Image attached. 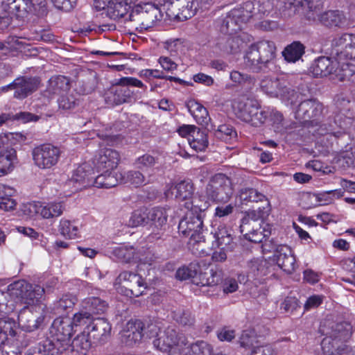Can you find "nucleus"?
Segmentation results:
<instances>
[{
	"label": "nucleus",
	"mask_w": 355,
	"mask_h": 355,
	"mask_svg": "<svg viewBox=\"0 0 355 355\" xmlns=\"http://www.w3.org/2000/svg\"><path fill=\"white\" fill-rule=\"evenodd\" d=\"M144 335L149 338H155L153 341L154 347L165 352L176 347V345L181 344L182 338H185L183 335H179L171 327L161 330L157 322L144 324L139 320H130L126 324L123 336L125 343L132 346L139 343Z\"/></svg>",
	"instance_id": "f257e3e1"
},
{
	"label": "nucleus",
	"mask_w": 355,
	"mask_h": 355,
	"mask_svg": "<svg viewBox=\"0 0 355 355\" xmlns=\"http://www.w3.org/2000/svg\"><path fill=\"white\" fill-rule=\"evenodd\" d=\"M196 199L191 203L186 204L187 209L184 217L181 219L178 225V230L180 234L185 236H189V248L192 252L197 255H202L205 253V236L203 233L202 212L209 207L207 201L198 202Z\"/></svg>",
	"instance_id": "f03ea898"
},
{
	"label": "nucleus",
	"mask_w": 355,
	"mask_h": 355,
	"mask_svg": "<svg viewBox=\"0 0 355 355\" xmlns=\"http://www.w3.org/2000/svg\"><path fill=\"white\" fill-rule=\"evenodd\" d=\"M332 46L336 55L333 80L355 81V34L336 37Z\"/></svg>",
	"instance_id": "7ed1b4c3"
},
{
	"label": "nucleus",
	"mask_w": 355,
	"mask_h": 355,
	"mask_svg": "<svg viewBox=\"0 0 355 355\" xmlns=\"http://www.w3.org/2000/svg\"><path fill=\"white\" fill-rule=\"evenodd\" d=\"M44 288L40 285H32L24 279L15 281L7 287L6 295L10 296L8 301H12L18 308L28 305L33 306L42 302Z\"/></svg>",
	"instance_id": "20e7f679"
},
{
	"label": "nucleus",
	"mask_w": 355,
	"mask_h": 355,
	"mask_svg": "<svg viewBox=\"0 0 355 355\" xmlns=\"http://www.w3.org/2000/svg\"><path fill=\"white\" fill-rule=\"evenodd\" d=\"M275 44L269 40H261L250 45L244 57V64L252 72L265 70L275 58Z\"/></svg>",
	"instance_id": "39448f33"
},
{
	"label": "nucleus",
	"mask_w": 355,
	"mask_h": 355,
	"mask_svg": "<svg viewBox=\"0 0 355 355\" xmlns=\"http://www.w3.org/2000/svg\"><path fill=\"white\" fill-rule=\"evenodd\" d=\"M2 6L6 12L16 18H24L27 14L42 15L45 12V0H3ZM12 17L10 15L0 17V31L7 28Z\"/></svg>",
	"instance_id": "423d86ee"
},
{
	"label": "nucleus",
	"mask_w": 355,
	"mask_h": 355,
	"mask_svg": "<svg viewBox=\"0 0 355 355\" xmlns=\"http://www.w3.org/2000/svg\"><path fill=\"white\" fill-rule=\"evenodd\" d=\"M232 108L236 116L253 126H260L268 119V112L260 110L259 103L245 96L234 100Z\"/></svg>",
	"instance_id": "0eeeda50"
},
{
	"label": "nucleus",
	"mask_w": 355,
	"mask_h": 355,
	"mask_svg": "<svg viewBox=\"0 0 355 355\" xmlns=\"http://www.w3.org/2000/svg\"><path fill=\"white\" fill-rule=\"evenodd\" d=\"M327 334L329 335L323 338L321 343L323 353L325 355H345L347 347L344 342L352 334L351 325L345 322L337 323Z\"/></svg>",
	"instance_id": "6e6552de"
},
{
	"label": "nucleus",
	"mask_w": 355,
	"mask_h": 355,
	"mask_svg": "<svg viewBox=\"0 0 355 355\" xmlns=\"http://www.w3.org/2000/svg\"><path fill=\"white\" fill-rule=\"evenodd\" d=\"M163 13L157 6L147 3L137 5L129 15V19L139 31L148 30L156 26L162 19Z\"/></svg>",
	"instance_id": "1a4fd4ad"
},
{
	"label": "nucleus",
	"mask_w": 355,
	"mask_h": 355,
	"mask_svg": "<svg viewBox=\"0 0 355 355\" xmlns=\"http://www.w3.org/2000/svg\"><path fill=\"white\" fill-rule=\"evenodd\" d=\"M65 209L63 202L53 200L49 202H32L23 205L21 211L29 218H40L50 220L60 216Z\"/></svg>",
	"instance_id": "9d476101"
},
{
	"label": "nucleus",
	"mask_w": 355,
	"mask_h": 355,
	"mask_svg": "<svg viewBox=\"0 0 355 355\" xmlns=\"http://www.w3.org/2000/svg\"><path fill=\"white\" fill-rule=\"evenodd\" d=\"M73 331L71 318L67 316L59 317L54 320L51 328V336L46 340L51 341L52 347L60 354L69 348Z\"/></svg>",
	"instance_id": "9b49d317"
},
{
	"label": "nucleus",
	"mask_w": 355,
	"mask_h": 355,
	"mask_svg": "<svg viewBox=\"0 0 355 355\" xmlns=\"http://www.w3.org/2000/svg\"><path fill=\"white\" fill-rule=\"evenodd\" d=\"M261 89L271 97H281L287 104L294 105L300 97V94L286 87V82L283 79L266 77L261 81Z\"/></svg>",
	"instance_id": "f8f14e48"
},
{
	"label": "nucleus",
	"mask_w": 355,
	"mask_h": 355,
	"mask_svg": "<svg viewBox=\"0 0 355 355\" xmlns=\"http://www.w3.org/2000/svg\"><path fill=\"white\" fill-rule=\"evenodd\" d=\"M232 194L233 188L230 179L221 173L212 177L205 189V196L214 202H227Z\"/></svg>",
	"instance_id": "ddd939ff"
},
{
	"label": "nucleus",
	"mask_w": 355,
	"mask_h": 355,
	"mask_svg": "<svg viewBox=\"0 0 355 355\" xmlns=\"http://www.w3.org/2000/svg\"><path fill=\"white\" fill-rule=\"evenodd\" d=\"M44 309V306L42 302L33 306L26 305L18 308V327H20L22 330L28 332L37 329L43 322Z\"/></svg>",
	"instance_id": "4468645a"
},
{
	"label": "nucleus",
	"mask_w": 355,
	"mask_h": 355,
	"mask_svg": "<svg viewBox=\"0 0 355 355\" xmlns=\"http://www.w3.org/2000/svg\"><path fill=\"white\" fill-rule=\"evenodd\" d=\"M324 1V0H286L284 1V8L285 10H291L288 13V15L299 12L300 9H302L308 20L315 21L321 15Z\"/></svg>",
	"instance_id": "2eb2a0df"
},
{
	"label": "nucleus",
	"mask_w": 355,
	"mask_h": 355,
	"mask_svg": "<svg viewBox=\"0 0 355 355\" xmlns=\"http://www.w3.org/2000/svg\"><path fill=\"white\" fill-rule=\"evenodd\" d=\"M166 13L169 17L184 21L193 17L198 10L196 0H167L164 5Z\"/></svg>",
	"instance_id": "dca6fc26"
},
{
	"label": "nucleus",
	"mask_w": 355,
	"mask_h": 355,
	"mask_svg": "<svg viewBox=\"0 0 355 355\" xmlns=\"http://www.w3.org/2000/svg\"><path fill=\"white\" fill-rule=\"evenodd\" d=\"M61 155L60 150L51 144H43L33 148L32 156L34 164L42 169H48L56 165Z\"/></svg>",
	"instance_id": "f3484780"
},
{
	"label": "nucleus",
	"mask_w": 355,
	"mask_h": 355,
	"mask_svg": "<svg viewBox=\"0 0 355 355\" xmlns=\"http://www.w3.org/2000/svg\"><path fill=\"white\" fill-rule=\"evenodd\" d=\"M132 0H94L97 10H104L107 17L114 20L125 16L130 8Z\"/></svg>",
	"instance_id": "a211bd4d"
},
{
	"label": "nucleus",
	"mask_w": 355,
	"mask_h": 355,
	"mask_svg": "<svg viewBox=\"0 0 355 355\" xmlns=\"http://www.w3.org/2000/svg\"><path fill=\"white\" fill-rule=\"evenodd\" d=\"M268 243L263 245V250L271 251L267 249ZM273 259L277 266L286 273H292L296 268L295 258L293 254L292 250L286 245H277L273 247Z\"/></svg>",
	"instance_id": "6ab92c4d"
},
{
	"label": "nucleus",
	"mask_w": 355,
	"mask_h": 355,
	"mask_svg": "<svg viewBox=\"0 0 355 355\" xmlns=\"http://www.w3.org/2000/svg\"><path fill=\"white\" fill-rule=\"evenodd\" d=\"M168 355H223L213 354L210 345L204 341L188 344L186 338H182L181 344L167 352Z\"/></svg>",
	"instance_id": "aec40b11"
},
{
	"label": "nucleus",
	"mask_w": 355,
	"mask_h": 355,
	"mask_svg": "<svg viewBox=\"0 0 355 355\" xmlns=\"http://www.w3.org/2000/svg\"><path fill=\"white\" fill-rule=\"evenodd\" d=\"M250 39L248 34L240 32L236 35H225L218 40L216 45L224 53L236 55L241 51Z\"/></svg>",
	"instance_id": "412c9836"
},
{
	"label": "nucleus",
	"mask_w": 355,
	"mask_h": 355,
	"mask_svg": "<svg viewBox=\"0 0 355 355\" xmlns=\"http://www.w3.org/2000/svg\"><path fill=\"white\" fill-rule=\"evenodd\" d=\"M167 189L164 193L166 198H174L179 202L185 201L184 207L187 202L191 203V201H194L198 199V202L200 201V197L193 198L194 192V188L193 184L189 181H181L178 184H168Z\"/></svg>",
	"instance_id": "4be33fe9"
},
{
	"label": "nucleus",
	"mask_w": 355,
	"mask_h": 355,
	"mask_svg": "<svg viewBox=\"0 0 355 355\" xmlns=\"http://www.w3.org/2000/svg\"><path fill=\"white\" fill-rule=\"evenodd\" d=\"M238 198L243 205H248L249 202H265L266 206L262 209L259 208V217L264 218L270 214V205L264 194L257 189L250 187H244L239 190Z\"/></svg>",
	"instance_id": "5701e85b"
},
{
	"label": "nucleus",
	"mask_w": 355,
	"mask_h": 355,
	"mask_svg": "<svg viewBox=\"0 0 355 355\" xmlns=\"http://www.w3.org/2000/svg\"><path fill=\"white\" fill-rule=\"evenodd\" d=\"M93 168L88 163H83L78 166L73 172L71 178L68 180L67 184L72 187V192L81 190L83 188L92 186Z\"/></svg>",
	"instance_id": "b1692460"
},
{
	"label": "nucleus",
	"mask_w": 355,
	"mask_h": 355,
	"mask_svg": "<svg viewBox=\"0 0 355 355\" xmlns=\"http://www.w3.org/2000/svg\"><path fill=\"white\" fill-rule=\"evenodd\" d=\"M116 281L119 284H125V286H130L126 289L125 295L130 297L141 295L146 288L141 276L133 272H122Z\"/></svg>",
	"instance_id": "393cba45"
},
{
	"label": "nucleus",
	"mask_w": 355,
	"mask_h": 355,
	"mask_svg": "<svg viewBox=\"0 0 355 355\" xmlns=\"http://www.w3.org/2000/svg\"><path fill=\"white\" fill-rule=\"evenodd\" d=\"M322 112V105L318 101L309 99L300 102L295 112V118L303 122L313 121Z\"/></svg>",
	"instance_id": "a878e982"
},
{
	"label": "nucleus",
	"mask_w": 355,
	"mask_h": 355,
	"mask_svg": "<svg viewBox=\"0 0 355 355\" xmlns=\"http://www.w3.org/2000/svg\"><path fill=\"white\" fill-rule=\"evenodd\" d=\"M120 161L119 153L111 148H105L101 150L98 155L94 159V164L98 171L106 170L113 171Z\"/></svg>",
	"instance_id": "bb28decb"
},
{
	"label": "nucleus",
	"mask_w": 355,
	"mask_h": 355,
	"mask_svg": "<svg viewBox=\"0 0 355 355\" xmlns=\"http://www.w3.org/2000/svg\"><path fill=\"white\" fill-rule=\"evenodd\" d=\"M39 81L35 78L21 77L13 81L14 97L17 99H24L35 91L38 87Z\"/></svg>",
	"instance_id": "cd10ccee"
},
{
	"label": "nucleus",
	"mask_w": 355,
	"mask_h": 355,
	"mask_svg": "<svg viewBox=\"0 0 355 355\" xmlns=\"http://www.w3.org/2000/svg\"><path fill=\"white\" fill-rule=\"evenodd\" d=\"M289 347L287 340L277 341L273 343L259 344L253 347L248 355H277L284 352Z\"/></svg>",
	"instance_id": "c85d7f7f"
},
{
	"label": "nucleus",
	"mask_w": 355,
	"mask_h": 355,
	"mask_svg": "<svg viewBox=\"0 0 355 355\" xmlns=\"http://www.w3.org/2000/svg\"><path fill=\"white\" fill-rule=\"evenodd\" d=\"M239 11L232 10L223 20L220 31L225 35H236L241 31L245 23L239 21Z\"/></svg>",
	"instance_id": "c756f323"
},
{
	"label": "nucleus",
	"mask_w": 355,
	"mask_h": 355,
	"mask_svg": "<svg viewBox=\"0 0 355 355\" xmlns=\"http://www.w3.org/2000/svg\"><path fill=\"white\" fill-rule=\"evenodd\" d=\"M335 67L336 60H331L327 57H320L314 60L310 67V71L315 77L331 76L333 79Z\"/></svg>",
	"instance_id": "7c9ffc66"
},
{
	"label": "nucleus",
	"mask_w": 355,
	"mask_h": 355,
	"mask_svg": "<svg viewBox=\"0 0 355 355\" xmlns=\"http://www.w3.org/2000/svg\"><path fill=\"white\" fill-rule=\"evenodd\" d=\"M133 92L128 87L119 85L106 94V101L110 105H121L131 101Z\"/></svg>",
	"instance_id": "2f4dec72"
},
{
	"label": "nucleus",
	"mask_w": 355,
	"mask_h": 355,
	"mask_svg": "<svg viewBox=\"0 0 355 355\" xmlns=\"http://www.w3.org/2000/svg\"><path fill=\"white\" fill-rule=\"evenodd\" d=\"M352 123V119L350 117H343L342 114H338L334 119V125H331L330 128H324L325 125H322L318 130V135L331 134L336 137H339L345 132Z\"/></svg>",
	"instance_id": "473e14b6"
},
{
	"label": "nucleus",
	"mask_w": 355,
	"mask_h": 355,
	"mask_svg": "<svg viewBox=\"0 0 355 355\" xmlns=\"http://www.w3.org/2000/svg\"><path fill=\"white\" fill-rule=\"evenodd\" d=\"M318 21L326 26L343 27L347 24V19L343 11L336 10L322 13Z\"/></svg>",
	"instance_id": "72a5a7b5"
},
{
	"label": "nucleus",
	"mask_w": 355,
	"mask_h": 355,
	"mask_svg": "<svg viewBox=\"0 0 355 355\" xmlns=\"http://www.w3.org/2000/svg\"><path fill=\"white\" fill-rule=\"evenodd\" d=\"M111 326L110 323L104 318H98L92 319L89 324L87 325L86 331L96 339L103 340L110 332Z\"/></svg>",
	"instance_id": "f704fd0d"
},
{
	"label": "nucleus",
	"mask_w": 355,
	"mask_h": 355,
	"mask_svg": "<svg viewBox=\"0 0 355 355\" xmlns=\"http://www.w3.org/2000/svg\"><path fill=\"white\" fill-rule=\"evenodd\" d=\"M17 162V153L13 148L0 151V177L12 172Z\"/></svg>",
	"instance_id": "c9c22d12"
},
{
	"label": "nucleus",
	"mask_w": 355,
	"mask_h": 355,
	"mask_svg": "<svg viewBox=\"0 0 355 355\" xmlns=\"http://www.w3.org/2000/svg\"><path fill=\"white\" fill-rule=\"evenodd\" d=\"M18 329L17 323L15 320L9 318H0V342L3 343L6 340L18 338Z\"/></svg>",
	"instance_id": "e433bc0d"
},
{
	"label": "nucleus",
	"mask_w": 355,
	"mask_h": 355,
	"mask_svg": "<svg viewBox=\"0 0 355 355\" xmlns=\"http://www.w3.org/2000/svg\"><path fill=\"white\" fill-rule=\"evenodd\" d=\"M104 172L95 178L92 177V186L98 188H111L119 183V178L117 173L103 170Z\"/></svg>",
	"instance_id": "4c0bfd02"
},
{
	"label": "nucleus",
	"mask_w": 355,
	"mask_h": 355,
	"mask_svg": "<svg viewBox=\"0 0 355 355\" xmlns=\"http://www.w3.org/2000/svg\"><path fill=\"white\" fill-rule=\"evenodd\" d=\"M91 345L89 334L85 330L78 335L71 343H69V347H71V351L79 355H86Z\"/></svg>",
	"instance_id": "58836bf2"
},
{
	"label": "nucleus",
	"mask_w": 355,
	"mask_h": 355,
	"mask_svg": "<svg viewBox=\"0 0 355 355\" xmlns=\"http://www.w3.org/2000/svg\"><path fill=\"white\" fill-rule=\"evenodd\" d=\"M187 107L189 112L197 123L201 125L208 124V122L210 121L209 113L202 104L196 101L191 100L188 103Z\"/></svg>",
	"instance_id": "ea45409f"
},
{
	"label": "nucleus",
	"mask_w": 355,
	"mask_h": 355,
	"mask_svg": "<svg viewBox=\"0 0 355 355\" xmlns=\"http://www.w3.org/2000/svg\"><path fill=\"white\" fill-rule=\"evenodd\" d=\"M169 208L155 207L149 209L148 218L150 225L157 228H161L166 223Z\"/></svg>",
	"instance_id": "a19ab883"
},
{
	"label": "nucleus",
	"mask_w": 355,
	"mask_h": 355,
	"mask_svg": "<svg viewBox=\"0 0 355 355\" xmlns=\"http://www.w3.org/2000/svg\"><path fill=\"white\" fill-rule=\"evenodd\" d=\"M188 143L196 152L205 151L209 145L207 134L198 128L193 132Z\"/></svg>",
	"instance_id": "79ce46f5"
},
{
	"label": "nucleus",
	"mask_w": 355,
	"mask_h": 355,
	"mask_svg": "<svg viewBox=\"0 0 355 355\" xmlns=\"http://www.w3.org/2000/svg\"><path fill=\"white\" fill-rule=\"evenodd\" d=\"M58 230L62 236L69 239H76L80 236L79 227L75 220L62 218Z\"/></svg>",
	"instance_id": "37998d69"
},
{
	"label": "nucleus",
	"mask_w": 355,
	"mask_h": 355,
	"mask_svg": "<svg viewBox=\"0 0 355 355\" xmlns=\"http://www.w3.org/2000/svg\"><path fill=\"white\" fill-rule=\"evenodd\" d=\"M47 90L51 94L61 96L69 90V80L62 76L52 77L49 81Z\"/></svg>",
	"instance_id": "c03bdc74"
},
{
	"label": "nucleus",
	"mask_w": 355,
	"mask_h": 355,
	"mask_svg": "<svg viewBox=\"0 0 355 355\" xmlns=\"http://www.w3.org/2000/svg\"><path fill=\"white\" fill-rule=\"evenodd\" d=\"M198 275L200 276L202 275L201 263L198 261H193L187 266L180 268L177 270L175 276L180 280H186L193 278Z\"/></svg>",
	"instance_id": "a18cd8bd"
},
{
	"label": "nucleus",
	"mask_w": 355,
	"mask_h": 355,
	"mask_svg": "<svg viewBox=\"0 0 355 355\" xmlns=\"http://www.w3.org/2000/svg\"><path fill=\"white\" fill-rule=\"evenodd\" d=\"M248 268V276L257 279L267 274L268 263L263 258L254 259L249 263Z\"/></svg>",
	"instance_id": "49530a36"
},
{
	"label": "nucleus",
	"mask_w": 355,
	"mask_h": 355,
	"mask_svg": "<svg viewBox=\"0 0 355 355\" xmlns=\"http://www.w3.org/2000/svg\"><path fill=\"white\" fill-rule=\"evenodd\" d=\"M113 254L119 259L125 262H129L132 260L141 261L142 260L140 257H137L135 248L128 245H122L116 247L113 250Z\"/></svg>",
	"instance_id": "de8ad7c7"
},
{
	"label": "nucleus",
	"mask_w": 355,
	"mask_h": 355,
	"mask_svg": "<svg viewBox=\"0 0 355 355\" xmlns=\"http://www.w3.org/2000/svg\"><path fill=\"white\" fill-rule=\"evenodd\" d=\"M304 53V46L299 42H294L288 45L283 51L282 54L288 62H295L300 60Z\"/></svg>",
	"instance_id": "09e8293b"
},
{
	"label": "nucleus",
	"mask_w": 355,
	"mask_h": 355,
	"mask_svg": "<svg viewBox=\"0 0 355 355\" xmlns=\"http://www.w3.org/2000/svg\"><path fill=\"white\" fill-rule=\"evenodd\" d=\"M148 210V208L142 207L134 211L130 216L127 225L131 227L150 225Z\"/></svg>",
	"instance_id": "8fccbe9b"
},
{
	"label": "nucleus",
	"mask_w": 355,
	"mask_h": 355,
	"mask_svg": "<svg viewBox=\"0 0 355 355\" xmlns=\"http://www.w3.org/2000/svg\"><path fill=\"white\" fill-rule=\"evenodd\" d=\"M119 182L129 183L135 187H139L144 183L145 178L144 175L136 171H129L123 174H118Z\"/></svg>",
	"instance_id": "3c124183"
},
{
	"label": "nucleus",
	"mask_w": 355,
	"mask_h": 355,
	"mask_svg": "<svg viewBox=\"0 0 355 355\" xmlns=\"http://www.w3.org/2000/svg\"><path fill=\"white\" fill-rule=\"evenodd\" d=\"M49 340H43L37 347L29 349L25 355H58L56 349Z\"/></svg>",
	"instance_id": "603ef678"
},
{
	"label": "nucleus",
	"mask_w": 355,
	"mask_h": 355,
	"mask_svg": "<svg viewBox=\"0 0 355 355\" xmlns=\"http://www.w3.org/2000/svg\"><path fill=\"white\" fill-rule=\"evenodd\" d=\"M157 158L149 154H144L137 157L134 164L137 168L147 172L155 166L157 163Z\"/></svg>",
	"instance_id": "864d4df0"
},
{
	"label": "nucleus",
	"mask_w": 355,
	"mask_h": 355,
	"mask_svg": "<svg viewBox=\"0 0 355 355\" xmlns=\"http://www.w3.org/2000/svg\"><path fill=\"white\" fill-rule=\"evenodd\" d=\"M234 11H239V21L241 23H246L254 15L257 14L255 11V4L252 1H247L244 3L240 8L233 9Z\"/></svg>",
	"instance_id": "5fc2aeb1"
},
{
	"label": "nucleus",
	"mask_w": 355,
	"mask_h": 355,
	"mask_svg": "<svg viewBox=\"0 0 355 355\" xmlns=\"http://www.w3.org/2000/svg\"><path fill=\"white\" fill-rule=\"evenodd\" d=\"M212 129L215 130L216 137L222 140L227 141L236 135V131L230 125L223 124L216 130L214 128Z\"/></svg>",
	"instance_id": "6e6d98bb"
},
{
	"label": "nucleus",
	"mask_w": 355,
	"mask_h": 355,
	"mask_svg": "<svg viewBox=\"0 0 355 355\" xmlns=\"http://www.w3.org/2000/svg\"><path fill=\"white\" fill-rule=\"evenodd\" d=\"M23 45L24 42L21 38L16 36H10L4 43L0 42V50H20Z\"/></svg>",
	"instance_id": "4d7b16f0"
},
{
	"label": "nucleus",
	"mask_w": 355,
	"mask_h": 355,
	"mask_svg": "<svg viewBox=\"0 0 355 355\" xmlns=\"http://www.w3.org/2000/svg\"><path fill=\"white\" fill-rule=\"evenodd\" d=\"M343 193V192L341 189L330 190L319 193L317 195V198L324 204H329L332 202L336 198L341 197Z\"/></svg>",
	"instance_id": "13d9d810"
},
{
	"label": "nucleus",
	"mask_w": 355,
	"mask_h": 355,
	"mask_svg": "<svg viewBox=\"0 0 355 355\" xmlns=\"http://www.w3.org/2000/svg\"><path fill=\"white\" fill-rule=\"evenodd\" d=\"M240 344L243 347L252 349L257 345H259V341L254 333L245 331L240 337Z\"/></svg>",
	"instance_id": "bf43d9fd"
},
{
	"label": "nucleus",
	"mask_w": 355,
	"mask_h": 355,
	"mask_svg": "<svg viewBox=\"0 0 355 355\" xmlns=\"http://www.w3.org/2000/svg\"><path fill=\"white\" fill-rule=\"evenodd\" d=\"M77 302L76 296L71 294L64 295L56 304V309L64 311L72 308Z\"/></svg>",
	"instance_id": "052dcab7"
},
{
	"label": "nucleus",
	"mask_w": 355,
	"mask_h": 355,
	"mask_svg": "<svg viewBox=\"0 0 355 355\" xmlns=\"http://www.w3.org/2000/svg\"><path fill=\"white\" fill-rule=\"evenodd\" d=\"M299 307L298 300L292 296L286 297L280 305V309L286 313H293Z\"/></svg>",
	"instance_id": "680f3d73"
},
{
	"label": "nucleus",
	"mask_w": 355,
	"mask_h": 355,
	"mask_svg": "<svg viewBox=\"0 0 355 355\" xmlns=\"http://www.w3.org/2000/svg\"><path fill=\"white\" fill-rule=\"evenodd\" d=\"M58 103L60 109L69 110L73 109L76 104L75 97L72 94H62L58 99Z\"/></svg>",
	"instance_id": "e2e57ef3"
},
{
	"label": "nucleus",
	"mask_w": 355,
	"mask_h": 355,
	"mask_svg": "<svg viewBox=\"0 0 355 355\" xmlns=\"http://www.w3.org/2000/svg\"><path fill=\"white\" fill-rule=\"evenodd\" d=\"M89 310L94 313H103L107 308V304L105 301L98 297H92L88 300Z\"/></svg>",
	"instance_id": "0e129e2a"
},
{
	"label": "nucleus",
	"mask_w": 355,
	"mask_h": 355,
	"mask_svg": "<svg viewBox=\"0 0 355 355\" xmlns=\"http://www.w3.org/2000/svg\"><path fill=\"white\" fill-rule=\"evenodd\" d=\"M15 310L16 305L12 301H7L6 293L0 290V313L8 314Z\"/></svg>",
	"instance_id": "69168bd1"
},
{
	"label": "nucleus",
	"mask_w": 355,
	"mask_h": 355,
	"mask_svg": "<svg viewBox=\"0 0 355 355\" xmlns=\"http://www.w3.org/2000/svg\"><path fill=\"white\" fill-rule=\"evenodd\" d=\"M73 328L74 327L81 326L89 324L92 321L91 315L87 312H80L76 313L71 319Z\"/></svg>",
	"instance_id": "338daca9"
},
{
	"label": "nucleus",
	"mask_w": 355,
	"mask_h": 355,
	"mask_svg": "<svg viewBox=\"0 0 355 355\" xmlns=\"http://www.w3.org/2000/svg\"><path fill=\"white\" fill-rule=\"evenodd\" d=\"M255 4V11L261 15L269 13L272 8V4L269 0H258L254 1Z\"/></svg>",
	"instance_id": "774afa93"
}]
</instances>
